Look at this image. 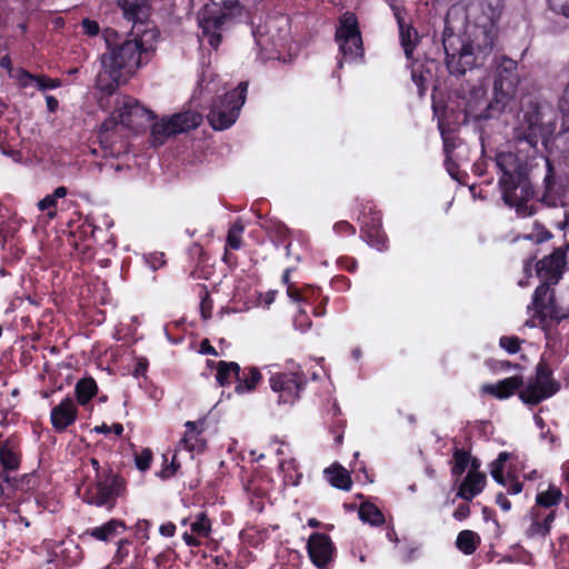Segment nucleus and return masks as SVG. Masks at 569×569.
<instances>
[{
    "mask_svg": "<svg viewBox=\"0 0 569 569\" xmlns=\"http://www.w3.org/2000/svg\"><path fill=\"white\" fill-rule=\"evenodd\" d=\"M137 33L130 30L123 38L113 28L102 30L107 51L101 54L100 61L103 73L110 79L108 83H103V76H99V88L102 92L113 94L124 76L133 74L154 56L160 34L146 37L147 32Z\"/></svg>",
    "mask_w": 569,
    "mask_h": 569,
    "instance_id": "1",
    "label": "nucleus"
},
{
    "mask_svg": "<svg viewBox=\"0 0 569 569\" xmlns=\"http://www.w3.org/2000/svg\"><path fill=\"white\" fill-rule=\"evenodd\" d=\"M566 266L567 252L562 247L556 248L550 254L537 261L536 273L541 283L535 289L531 303L528 306L531 319L526 322V326L533 327V320L545 325L547 320L560 323L569 318V308L557 303L555 289H552V286L562 279Z\"/></svg>",
    "mask_w": 569,
    "mask_h": 569,
    "instance_id": "2",
    "label": "nucleus"
},
{
    "mask_svg": "<svg viewBox=\"0 0 569 569\" xmlns=\"http://www.w3.org/2000/svg\"><path fill=\"white\" fill-rule=\"evenodd\" d=\"M495 164L503 202L516 208L519 214L532 216L536 210L528 202L537 197V192L530 179L528 161L515 152L500 151L495 157Z\"/></svg>",
    "mask_w": 569,
    "mask_h": 569,
    "instance_id": "3",
    "label": "nucleus"
},
{
    "mask_svg": "<svg viewBox=\"0 0 569 569\" xmlns=\"http://www.w3.org/2000/svg\"><path fill=\"white\" fill-rule=\"evenodd\" d=\"M128 496V481L119 471L100 475L86 487L83 502L111 512Z\"/></svg>",
    "mask_w": 569,
    "mask_h": 569,
    "instance_id": "4",
    "label": "nucleus"
},
{
    "mask_svg": "<svg viewBox=\"0 0 569 569\" xmlns=\"http://www.w3.org/2000/svg\"><path fill=\"white\" fill-rule=\"evenodd\" d=\"M247 91L248 82L241 81L233 90L213 100L207 118L214 130H226L236 122L246 102Z\"/></svg>",
    "mask_w": 569,
    "mask_h": 569,
    "instance_id": "5",
    "label": "nucleus"
},
{
    "mask_svg": "<svg viewBox=\"0 0 569 569\" xmlns=\"http://www.w3.org/2000/svg\"><path fill=\"white\" fill-rule=\"evenodd\" d=\"M465 11V20H472L478 33L497 39V22L500 19L503 0H461L456 4Z\"/></svg>",
    "mask_w": 569,
    "mask_h": 569,
    "instance_id": "6",
    "label": "nucleus"
},
{
    "mask_svg": "<svg viewBox=\"0 0 569 569\" xmlns=\"http://www.w3.org/2000/svg\"><path fill=\"white\" fill-rule=\"evenodd\" d=\"M217 11H210L200 20L202 33L208 38V43L217 50L222 41L220 30L233 18L242 14L243 7L239 0H210Z\"/></svg>",
    "mask_w": 569,
    "mask_h": 569,
    "instance_id": "7",
    "label": "nucleus"
},
{
    "mask_svg": "<svg viewBox=\"0 0 569 569\" xmlns=\"http://www.w3.org/2000/svg\"><path fill=\"white\" fill-rule=\"evenodd\" d=\"M496 39L492 36L477 33L475 39L448 63L447 69L451 74L462 76L467 70L483 67L492 53Z\"/></svg>",
    "mask_w": 569,
    "mask_h": 569,
    "instance_id": "8",
    "label": "nucleus"
},
{
    "mask_svg": "<svg viewBox=\"0 0 569 569\" xmlns=\"http://www.w3.org/2000/svg\"><path fill=\"white\" fill-rule=\"evenodd\" d=\"M543 163L542 192L538 200L550 208L565 206L569 196V174L547 157H543Z\"/></svg>",
    "mask_w": 569,
    "mask_h": 569,
    "instance_id": "9",
    "label": "nucleus"
},
{
    "mask_svg": "<svg viewBox=\"0 0 569 569\" xmlns=\"http://www.w3.org/2000/svg\"><path fill=\"white\" fill-rule=\"evenodd\" d=\"M360 212L358 221L360 222V237L370 247L378 251L388 249L389 239L382 228V213L371 200H361L359 203Z\"/></svg>",
    "mask_w": 569,
    "mask_h": 569,
    "instance_id": "10",
    "label": "nucleus"
},
{
    "mask_svg": "<svg viewBox=\"0 0 569 569\" xmlns=\"http://www.w3.org/2000/svg\"><path fill=\"white\" fill-rule=\"evenodd\" d=\"M116 8L121 12L122 19L131 24L133 33L147 32L146 37L160 34V31L152 20L151 0H112Z\"/></svg>",
    "mask_w": 569,
    "mask_h": 569,
    "instance_id": "11",
    "label": "nucleus"
},
{
    "mask_svg": "<svg viewBox=\"0 0 569 569\" xmlns=\"http://www.w3.org/2000/svg\"><path fill=\"white\" fill-rule=\"evenodd\" d=\"M271 390L278 395L279 405L292 406L307 385L303 372H276L269 378Z\"/></svg>",
    "mask_w": 569,
    "mask_h": 569,
    "instance_id": "12",
    "label": "nucleus"
},
{
    "mask_svg": "<svg viewBox=\"0 0 569 569\" xmlns=\"http://www.w3.org/2000/svg\"><path fill=\"white\" fill-rule=\"evenodd\" d=\"M545 138L542 112L539 103L531 102L525 111L522 120L515 129V139L518 142H527L529 147L537 148Z\"/></svg>",
    "mask_w": 569,
    "mask_h": 569,
    "instance_id": "13",
    "label": "nucleus"
},
{
    "mask_svg": "<svg viewBox=\"0 0 569 569\" xmlns=\"http://www.w3.org/2000/svg\"><path fill=\"white\" fill-rule=\"evenodd\" d=\"M306 550L316 568L332 569L338 551L329 535L312 532L307 540Z\"/></svg>",
    "mask_w": 569,
    "mask_h": 569,
    "instance_id": "14",
    "label": "nucleus"
},
{
    "mask_svg": "<svg viewBox=\"0 0 569 569\" xmlns=\"http://www.w3.org/2000/svg\"><path fill=\"white\" fill-rule=\"evenodd\" d=\"M458 13L457 6L449 8L445 18V28L442 32V46L446 53V66H448L453 58H457L471 40L467 37L465 29V19L461 20L460 27L452 24V17Z\"/></svg>",
    "mask_w": 569,
    "mask_h": 569,
    "instance_id": "15",
    "label": "nucleus"
},
{
    "mask_svg": "<svg viewBox=\"0 0 569 569\" xmlns=\"http://www.w3.org/2000/svg\"><path fill=\"white\" fill-rule=\"evenodd\" d=\"M118 120L128 129H140L156 119L150 109L142 106L136 98L124 96L117 100L116 110Z\"/></svg>",
    "mask_w": 569,
    "mask_h": 569,
    "instance_id": "16",
    "label": "nucleus"
},
{
    "mask_svg": "<svg viewBox=\"0 0 569 569\" xmlns=\"http://www.w3.org/2000/svg\"><path fill=\"white\" fill-rule=\"evenodd\" d=\"M127 129L114 116L107 118L101 123L97 137L100 146L109 156H118L127 150Z\"/></svg>",
    "mask_w": 569,
    "mask_h": 569,
    "instance_id": "17",
    "label": "nucleus"
},
{
    "mask_svg": "<svg viewBox=\"0 0 569 569\" xmlns=\"http://www.w3.org/2000/svg\"><path fill=\"white\" fill-rule=\"evenodd\" d=\"M22 459L21 438L13 433L0 442V496H4V485H10L8 472L20 468Z\"/></svg>",
    "mask_w": 569,
    "mask_h": 569,
    "instance_id": "18",
    "label": "nucleus"
},
{
    "mask_svg": "<svg viewBox=\"0 0 569 569\" xmlns=\"http://www.w3.org/2000/svg\"><path fill=\"white\" fill-rule=\"evenodd\" d=\"M495 92L503 97H512L520 82L518 62L508 56L496 58Z\"/></svg>",
    "mask_w": 569,
    "mask_h": 569,
    "instance_id": "19",
    "label": "nucleus"
},
{
    "mask_svg": "<svg viewBox=\"0 0 569 569\" xmlns=\"http://www.w3.org/2000/svg\"><path fill=\"white\" fill-rule=\"evenodd\" d=\"M335 40L339 46V51H349L348 43L355 44L358 49L362 44V36L359 28L358 18L353 12H345L339 19L336 29Z\"/></svg>",
    "mask_w": 569,
    "mask_h": 569,
    "instance_id": "20",
    "label": "nucleus"
},
{
    "mask_svg": "<svg viewBox=\"0 0 569 569\" xmlns=\"http://www.w3.org/2000/svg\"><path fill=\"white\" fill-rule=\"evenodd\" d=\"M79 410L71 397H66L50 412V422L56 432H64L78 419Z\"/></svg>",
    "mask_w": 569,
    "mask_h": 569,
    "instance_id": "21",
    "label": "nucleus"
},
{
    "mask_svg": "<svg viewBox=\"0 0 569 569\" xmlns=\"http://www.w3.org/2000/svg\"><path fill=\"white\" fill-rule=\"evenodd\" d=\"M186 431L180 445L188 451L202 452L207 447V440L203 437L206 430V419L197 421H187L184 423Z\"/></svg>",
    "mask_w": 569,
    "mask_h": 569,
    "instance_id": "22",
    "label": "nucleus"
},
{
    "mask_svg": "<svg viewBox=\"0 0 569 569\" xmlns=\"http://www.w3.org/2000/svg\"><path fill=\"white\" fill-rule=\"evenodd\" d=\"M523 377L516 375L499 380L497 383H486L481 387L483 393H488L496 399L505 400L519 392L523 387Z\"/></svg>",
    "mask_w": 569,
    "mask_h": 569,
    "instance_id": "23",
    "label": "nucleus"
},
{
    "mask_svg": "<svg viewBox=\"0 0 569 569\" xmlns=\"http://www.w3.org/2000/svg\"><path fill=\"white\" fill-rule=\"evenodd\" d=\"M557 392V388L551 389L550 386H546L533 378H530L527 386H523L518 392V397L528 406H537L543 400L551 398Z\"/></svg>",
    "mask_w": 569,
    "mask_h": 569,
    "instance_id": "24",
    "label": "nucleus"
},
{
    "mask_svg": "<svg viewBox=\"0 0 569 569\" xmlns=\"http://www.w3.org/2000/svg\"><path fill=\"white\" fill-rule=\"evenodd\" d=\"M127 525L122 519L111 518L107 522L101 526L89 528L84 531V536H89L90 538L102 541V542H111L118 536L127 530Z\"/></svg>",
    "mask_w": 569,
    "mask_h": 569,
    "instance_id": "25",
    "label": "nucleus"
},
{
    "mask_svg": "<svg viewBox=\"0 0 569 569\" xmlns=\"http://www.w3.org/2000/svg\"><path fill=\"white\" fill-rule=\"evenodd\" d=\"M262 379V373L258 367H240V372L234 383V392L238 395L251 393L257 390Z\"/></svg>",
    "mask_w": 569,
    "mask_h": 569,
    "instance_id": "26",
    "label": "nucleus"
},
{
    "mask_svg": "<svg viewBox=\"0 0 569 569\" xmlns=\"http://www.w3.org/2000/svg\"><path fill=\"white\" fill-rule=\"evenodd\" d=\"M486 483L487 477L485 473L468 472L458 488L457 497L466 501H471L482 492Z\"/></svg>",
    "mask_w": 569,
    "mask_h": 569,
    "instance_id": "27",
    "label": "nucleus"
},
{
    "mask_svg": "<svg viewBox=\"0 0 569 569\" xmlns=\"http://www.w3.org/2000/svg\"><path fill=\"white\" fill-rule=\"evenodd\" d=\"M487 92L481 86H472L468 92V97L465 98L463 108V120L469 118L480 120V112L482 107L486 104Z\"/></svg>",
    "mask_w": 569,
    "mask_h": 569,
    "instance_id": "28",
    "label": "nucleus"
},
{
    "mask_svg": "<svg viewBox=\"0 0 569 569\" xmlns=\"http://www.w3.org/2000/svg\"><path fill=\"white\" fill-rule=\"evenodd\" d=\"M323 475L326 480L337 489L349 491L352 487L350 473L338 462L326 468Z\"/></svg>",
    "mask_w": 569,
    "mask_h": 569,
    "instance_id": "29",
    "label": "nucleus"
},
{
    "mask_svg": "<svg viewBox=\"0 0 569 569\" xmlns=\"http://www.w3.org/2000/svg\"><path fill=\"white\" fill-rule=\"evenodd\" d=\"M266 232L270 241L279 248L282 246L286 250V256H291V234L289 228L281 222H271L266 227Z\"/></svg>",
    "mask_w": 569,
    "mask_h": 569,
    "instance_id": "30",
    "label": "nucleus"
},
{
    "mask_svg": "<svg viewBox=\"0 0 569 569\" xmlns=\"http://www.w3.org/2000/svg\"><path fill=\"white\" fill-rule=\"evenodd\" d=\"M329 297L323 296L319 287L312 284H305V295L302 302L312 306V313L315 317H323L326 315V307Z\"/></svg>",
    "mask_w": 569,
    "mask_h": 569,
    "instance_id": "31",
    "label": "nucleus"
},
{
    "mask_svg": "<svg viewBox=\"0 0 569 569\" xmlns=\"http://www.w3.org/2000/svg\"><path fill=\"white\" fill-rule=\"evenodd\" d=\"M216 380L220 387H229L232 382L236 383L237 377L240 372V365L234 361H219L216 365Z\"/></svg>",
    "mask_w": 569,
    "mask_h": 569,
    "instance_id": "32",
    "label": "nucleus"
},
{
    "mask_svg": "<svg viewBox=\"0 0 569 569\" xmlns=\"http://www.w3.org/2000/svg\"><path fill=\"white\" fill-rule=\"evenodd\" d=\"M97 393L98 385L92 377H84L76 383L74 395L77 403L80 406L88 405Z\"/></svg>",
    "mask_w": 569,
    "mask_h": 569,
    "instance_id": "33",
    "label": "nucleus"
},
{
    "mask_svg": "<svg viewBox=\"0 0 569 569\" xmlns=\"http://www.w3.org/2000/svg\"><path fill=\"white\" fill-rule=\"evenodd\" d=\"M399 38L407 58H411L417 44L419 42V36L417 30L402 20L401 24H398Z\"/></svg>",
    "mask_w": 569,
    "mask_h": 569,
    "instance_id": "34",
    "label": "nucleus"
},
{
    "mask_svg": "<svg viewBox=\"0 0 569 569\" xmlns=\"http://www.w3.org/2000/svg\"><path fill=\"white\" fill-rule=\"evenodd\" d=\"M480 543V536L477 532L468 529L461 530L458 533L456 540L457 549L467 556L473 555L479 548Z\"/></svg>",
    "mask_w": 569,
    "mask_h": 569,
    "instance_id": "35",
    "label": "nucleus"
},
{
    "mask_svg": "<svg viewBox=\"0 0 569 569\" xmlns=\"http://www.w3.org/2000/svg\"><path fill=\"white\" fill-rule=\"evenodd\" d=\"M556 519V511L551 510L542 520H539L536 516L530 526L528 527L526 535L528 538L541 537L546 538L550 531L552 523Z\"/></svg>",
    "mask_w": 569,
    "mask_h": 569,
    "instance_id": "36",
    "label": "nucleus"
},
{
    "mask_svg": "<svg viewBox=\"0 0 569 569\" xmlns=\"http://www.w3.org/2000/svg\"><path fill=\"white\" fill-rule=\"evenodd\" d=\"M68 194V189L64 186L57 187L51 194H47L38 203V208L41 211H47V216L50 219L57 217V204L58 199L64 198Z\"/></svg>",
    "mask_w": 569,
    "mask_h": 569,
    "instance_id": "37",
    "label": "nucleus"
},
{
    "mask_svg": "<svg viewBox=\"0 0 569 569\" xmlns=\"http://www.w3.org/2000/svg\"><path fill=\"white\" fill-rule=\"evenodd\" d=\"M562 498L561 489L555 485H550L547 490L537 493L536 506L550 509L560 505Z\"/></svg>",
    "mask_w": 569,
    "mask_h": 569,
    "instance_id": "38",
    "label": "nucleus"
},
{
    "mask_svg": "<svg viewBox=\"0 0 569 569\" xmlns=\"http://www.w3.org/2000/svg\"><path fill=\"white\" fill-rule=\"evenodd\" d=\"M359 518L363 522L372 526H381L385 523V516L382 511L372 502H362L359 507Z\"/></svg>",
    "mask_w": 569,
    "mask_h": 569,
    "instance_id": "39",
    "label": "nucleus"
},
{
    "mask_svg": "<svg viewBox=\"0 0 569 569\" xmlns=\"http://www.w3.org/2000/svg\"><path fill=\"white\" fill-rule=\"evenodd\" d=\"M532 378L538 382L550 386L551 389L557 388V391L560 390V383L553 378V371L545 359H541L537 363L535 376Z\"/></svg>",
    "mask_w": 569,
    "mask_h": 569,
    "instance_id": "40",
    "label": "nucleus"
},
{
    "mask_svg": "<svg viewBox=\"0 0 569 569\" xmlns=\"http://www.w3.org/2000/svg\"><path fill=\"white\" fill-rule=\"evenodd\" d=\"M496 94H499L496 92ZM509 97H498L493 98L491 101L486 100V104L482 107L480 112V120H488L497 118L501 114V112L506 108L507 99Z\"/></svg>",
    "mask_w": 569,
    "mask_h": 569,
    "instance_id": "41",
    "label": "nucleus"
},
{
    "mask_svg": "<svg viewBox=\"0 0 569 569\" xmlns=\"http://www.w3.org/2000/svg\"><path fill=\"white\" fill-rule=\"evenodd\" d=\"M70 236L74 238V241L77 239L83 241L89 238L94 237V232L98 229L93 221L90 218H84L81 222H79L77 226L70 224Z\"/></svg>",
    "mask_w": 569,
    "mask_h": 569,
    "instance_id": "42",
    "label": "nucleus"
},
{
    "mask_svg": "<svg viewBox=\"0 0 569 569\" xmlns=\"http://www.w3.org/2000/svg\"><path fill=\"white\" fill-rule=\"evenodd\" d=\"M470 462V452L465 449L455 448L452 455L451 475L456 478L461 477Z\"/></svg>",
    "mask_w": 569,
    "mask_h": 569,
    "instance_id": "43",
    "label": "nucleus"
},
{
    "mask_svg": "<svg viewBox=\"0 0 569 569\" xmlns=\"http://www.w3.org/2000/svg\"><path fill=\"white\" fill-rule=\"evenodd\" d=\"M438 129L442 138L445 156L446 158H451V154L457 147V138L452 134L451 129L443 118L438 120Z\"/></svg>",
    "mask_w": 569,
    "mask_h": 569,
    "instance_id": "44",
    "label": "nucleus"
},
{
    "mask_svg": "<svg viewBox=\"0 0 569 569\" xmlns=\"http://www.w3.org/2000/svg\"><path fill=\"white\" fill-rule=\"evenodd\" d=\"M280 469L283 472V480L286 485L298 486L302 475L298 470V465L295 459L284 460L280 463Z\"/></svg>",
    "mask_w": 569,
    "mask_h": 569,
    "instance_id": "45",
    "label": "nucleus"
},
{
    "mask_svg": "<svg viewBox=\"0 0 569 569\" xmlns=\"http://www.w3.org/2000/svg\"><path fill=\"white\" fill-rule=\"evenodd\" d=\"M244 231V226L240 220L233 222L227 234L226 239V248L232 250H239L242 246V233Z\"/></svg>",
    "mask_w": 569,
    "mask_h": 569,
    "instance_id": "46",
    "label": "nucleus"
},
{
    "mask_svg": "<svg viewBox=\"0 0 569 569\" xmlns=\"http://www.w3.org/2000/svg\"><path fill=\"white\" fill-rule=\"evenodd\" d=\"M191 531L199 538H207L211 533V520L206 512L196 515L194 520L191 522Z\"/></svg>",
    "mask_w": 569,
    "mask_h": 569,
    "instance_id": "47",
    "label": "nucleus"
},
{
    "mask_svg": "<svg viewBox=\"0 0 569 569\" xmlns=\"http://www.w3.org/2000/svg\"><path fill=\"white\" fill-rule=\"evenodd\" d=\"M510 458V453L507 452V451H501L497 459L492 461L491 463V477L493 478V480L501 485V486H506V477L503 475V468H505V465L506 462L509 460Z\"/></svg>",
    "mask_w": 569,
    "mask_h": 569,
    "instance_id": "48",
    "label": "nucleus"
},
{
    "mask_svg": "<svg viewBox=\"0 0 569 569\" xmlns=\"http://www.w3.org/2000/svg\"><path fill=\"white\" fill-rule=\"evenodd\" d=\"M176 121L178 122L179 129L186 132L191 129H196L201 123V117L198 113L182 112L174 114Z\"/></svg>",
    "mask_w": 569,
    "mask_h": 569,
    "instance_id": "49",
    "label": "nucleus"
},
{
    "mask_svg": "<svg viewBox=\"0 0 569 569\" xmlns=\"http://www.w3.org/2000/svg\"><path fill=\"white\" fill-rule=\"evenodd\" d=\"M40 478L37 472H30L23 475L19 480H14V483L10 481V485H7L8 487H16L17 489L29 492L33 491L39 487Z\"/></svg>",
    "mask_w": 569,
    "mask_h": 569,
    "instance_id": "50",
    "label": "nucleus"
},
{
    "mask_svg": "<svg viewBox=\"0 0 569 569\" xmlns=\"http://www.w3.org/2000/svg\"><path fill=\"white\" fill-rule=\"evenodd\" d=\"M200 313L203 320L212 317L213 302L207 286L202 284L200 289Z\"/></svg>",
    "mask_w": 569,
    "mask_h": 569,
    "instance_id": "51",
    "label": "nucleus"
},
{
    "mask_svg": "<svg viewBox=\"0 0 569 569\" xmlns=\"http://www.w3.org/2000/svg\"><path fill=\"white\" fill-rule=\"evenodd\" d=\"M347 46L349 47L350 52H348L347 50L339 51V53L341 54V58L338 60L339 68L343 67V61L352 62V61L363 59V56H365L363 43L360 46L359 49L352 43H348Z\"/></svg>",
    "mask_w": 569,
    "mask_h": 569,
    "instance_id": "52",
    "label": "nucleus"
},
{
    "mask_svg": "<svg viewBox=\"0 0 569 569\" xmlns=\"http://www.w3.org/2000/svg\"><path fill=\"white\" fill-rule=\"evenodd\" d=\"M34 83L40 91L57 89L62 86V81L59 78H50L47 74H36Z\"/></svg>",
    "mask_w": 569,
    "mask_h": 569,
    "instance_id": "53",
    "label": "nucleus"
},
{
    "mask_svg": "<svg viewBox=\"0 0 569 569\" xmlns=\"http://www.w3.org/2000/svg\"><path fill=\"white\" fill-rule=\"evenodd\" d=\"M522 339L517 336H502L499 339V346L508 353L515 355L520 350Z\"/></svg>",
    "mask_w": 569,
    "mask_h": 569,
    "instance_id": "54",
    "label": "nucleus"
},
{
    "mask_svg": "<svg viewBox=\"0 0 569 569\" xmlns=\"http://www.w3.org/2000/svg\"><path fill=\"white\" fill-rule=\"evenodd\" d=\"M152 459H153V453H152L151 449L144 448L139 453H136V456H134L136 467L140 471H147L151 467Z\"/></svg>",
    "mask_w": 569,
    "mask_h": 569,
    "instance_id": "55",
    "label": "nucleus"
},
{
    "mask_svg": "<svg viewBox=\"0 0 569 569\" xmlns=\"http://www.w3.org/2000/svg\"><path fill=\"white\" fill-rule=\"evenodd\" d=\"M80 27L82 33L90 38L97 37L100 32L102 33L98 21L92 20L90 18H83L80 22Z\"/></svg>",
    "mask_w": 569,
    "mask_h": 569,
    "instance_id": "56",
    "label": "nucleus"
},
{
    "mask_svg": "<svg viewBox=\"0 0 569 569\" xmlns=\"http://www.w3.org/2000/svg\"><path fill=\"white\" fill-rule=\"evenodd\" d=\"M151 527V522L147 519H140L137 521L134 528L136 537L144 543L149 539V529Z\"/></svg>",
    "mask_w": 569,
    "mask_h": 569,
    "instance_id": "57",
    "label": "nucleus"
},
{
    "mask_svg": "<svg viewBox=\"0 0 569 569\" xmlns=\"http://www.w3.org/2000/svg\"><path fill=\"white\" fill-rule=\"evenodd\" d=\"M151 134L154 139H164L171 136L166 119H161V121L152 123Z\"/></svg>",
    "mask_w": 569,
    "mask_h": 569,
    "instance_id": "58",
    "label": "nucleus"
},
{
    "mask_svg": "<svg viewBox=\"0 0 569 569\" xmlns=\"http://www.w3.org/2000/svg\"><path fill=\"white\" fill-rule=\"evenodd\" d=\"M123 426L119 422H114L112 426H108L107 423H102L101 426H96L93 431L97 433L108 435L113 432L116 436L121 437L123 433Z\"/></svg>",
    "mask_w": 569,
    "mask_h": 569,
    "instance_id": "59",
    "label": "nucleus"
},
{
    "mask_svg": "<svg viewBox=\"0 0 569 569\" xmlns=\"http://www.w3.org/2000/svg\"><path fill=\"white\" fill-rule=\"evenodd\" d=\"M333 231L339 236H355L356 228L347 220H340L333 224Z\"/></svg>",
    "mask_w": 569,
    "mask_h": 569,
    "instance_id": "60",
    "label": "nucleus"
},
{
    "mask_svg": "<svg viewBox=\"0 0 569 569\" xmlns=\"http://www.w3.org/2000/svg\"><path fill=\"white\" fill-rule=\"evenodd\" d=\"M131 543V541L129 539H120L117 545H118V548H117V551L114 553V557H113V560L114 562L117 563H121L123 562V560L128 557L129 555V550H128V546Z\"/></svg>",
    "mask_w": 569,
    "mask_h": 569,
    "instance_id": "61",
    "label": "nucleus"
},
{
    "mask_svg": "<svg viewBox=\"0 0 569 569\" xmlns=\"http://www.w3.org/2000/svg\"><path fill=\"white\" fill-rule=\"evenodd\" d=\"M89 461L94 470V478H99L102 473L108 475L109 472L114 471V469L109 463L101 465L96 457H91Z\"/></svg>",
    "mask_w": 569,
    "mask_h": 569,
    "instance_id": "62",
    "label": "nucleus"
},
{
    "mask_svg": "<svg viewBox=\"0 0 569 569\" xmlns=\"http://www.w3.org/2000/svg\"><path fill=\"white\" fill-rule=\"evenodd\" d=\"M550 9L565 17H569V0H548Z\"/></svg>",
    "mask_w": 569,
    "mask_h": 569,
    "instance_id": "63",
    "label": "nucleus"
},
{
    "mask_svg": "<svg viewBox=\"0 0 569 569\" xmlns=\"http://www.w3.org/2000/svg\"><path fill=\"white\" fill-rule=\"evenodd\" d=\"M287 296L293 302H302L305 295V284L302 287H298L295 284H289L287 288Z\"/></svg>",
    "mask_w": 569,
    "mask_h": 569,
    "instance_id": "64",
    "label": "nucleus"
}]
</instances>
